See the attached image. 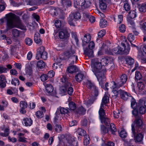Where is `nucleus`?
<instances>
[{
    "label": "nucleus",
    "mask_w": 146,
    "mask_h": 146,
    "mask_svg": "<svg viewBox=\"0 0 146 146\" xmlns=\"http://www.w3.org/2000/svg\"><path fill=\"white\" fill-rule=\"evenodd\" d=\"M69 30V28L66 27L63 28L58 33V36L60 38L65 40L68 38L70 35Z\"/></svg>",
    "instance_id": "9"
},
{
    "label": "nucleus",
    "mask_w": 146,
    "mask_h": 146,
    "mask_svg": "<svg viewBox=\"0 0 146 146\" xmlns=\"http://www.w3.org/2000/svg\"><path fill=\"white\" fill-rule=\"evenodd\" d=\"M61 81L63 83V86L60 88L62 93H64L66 92L70 95H72L73 92V89L72 87V84L68 82L65 76H63L60 79Z\"/></svg>",
    "instance_id": "4"
},
{
    "label": "nucleus",
    "mask_w": 146,
    "mask_h": 146,
    "mask_svg": "<svg viewBox=\"0 0 146 146\" xmlns=\"http://www.w3.org/2000/svg\"><path fill=\"white\" fill-rule=\"evenodd\" d=\"M45 66V63L42 60H40L37 62V66L40 68H43Z\"/></svg>",
    "instance_id": "34"
},
{
    "label": "nucleus",
    "mask_w": 146,
    "mask_h": 146,
    "mask_svg": "<svg viewBox=\"0 0 146 146\" xmlns=\"http://www.w3.org/2000/svg\"><path fill=\"white\" fill-rule=\"evenodd\" d=\"M68 104L70 110H74L76 109V105L74 102H70Z\"/></svg>",
    "instance_id": "40"
},
{
    "label": "nucleus",
    "mask_w": 146,
    "mask_h": 146,
    "mask_svg": "<svg viewBox=\"0 0 146 146\" xmlns=\"http://www.w3.org/2000/svg\"><path fill=\"white\" fill-rule=\"evenodd\" d=\"M84 40L86 43L89 42L91 40V36L89 34H86L84 36Z\"/></svg>",
    "instance_id": "36"
},
{
    "label": "nucleus",
    "mask_w": 146,
    "mask_h": 146,
    "mask_svg": "<svg viewBox=\"0 0 146 146\" xmlns=\"http://www.w3.org/2000/svg\"><path fill=\"white\" fill-rule=\"evenodd\" d=\"M99 113L100 119L106 117L105 115V112L104 109H100L99 111Z\"/></svg>",
    "instance_id": "28"
},
{
    "label": "nucleus",
    "mask_w": 146,
    "mask_h": 146,
    "mask_svg": "<svg viewBox=\"0 0 146 146\" xmlns=\"http://www.w3.org/2000/svg\"><path fill=\"white\" fill-rule=\"evenodd\" d=\"M127 39L130 43L135 41V38L131 33H129L127 36Z\"/></svg>",
    "instance_id": "37"
},
{
    "label": "nucleus",
    "mask_w": 146,
    "mask_h": 146,
    "mask_svg": "<svg viewBox=\"0 0 146 146\" xmlns=\"http://www.w3.org/2000/svg\"><path fill=\"white\" fill-rule=\"evenodd\" d=\"M123 7L125 10L127 11H129L130 9V7L129 4L127 2H125L124 3Z\"/></svg>",
    "instance_id": "52"
},
{
    "label": "nucleus",
    "mask_w": 146,
    "mask_h": 146,
    "mask_svg": "<svg viewBox=\"0 0 146 146\" xmlns=\"http://www.w3.org/2000/svg\"><path fill=\"white\" fill-rule=\"evenodd\" d=\"M76 138L74 137H69L67 139L68 145L78 146L77 142L75 140Z\"/></svg>",
    "instance_id": "13"
},
{
    "label": "nucleus",
    "mask_w": 146,
    "mask_h": 146,
    "mask_svg": "<svg viewBox=\"0 0 146 146\" xmlns=\"http://www.w3.org/2000/svg\"><path fill=\"white\" fill-rule=\"evenodd\" d=\"M54 129L56 132L60 133L62 130V127L60 125L55 123V125L54 126Z\"/></svg>",
    "instance_id": "25"
},
{
    "label": "nucleus",
    "mask_w": 146,
    "mask_h": 146,
    "mask_svg": "<svg viewBox=\"0 0 146 146\" xmlns=\"http://www.w3.org/2000/svg\"><path fill=\"white\" fill-rule=\"evenodd\" d=\"M86 87L91 91V92L95 96L98 95V89L93 83L89 81L86 83Z\"/></svg>",
    "instance_id": "10"
},
{
    "label": "nucleus",
    "mask_w": 146,
    "mask_h": 146,
    "mask_svg": "<svg viewBox=\"0 0 146 146\" xmlns=\"http://www.w3.org/2000/svg\"><path fill=\"white\" fill-rule=\"evenodd\" d=\"M108 59L106 58H102L100 62H99L98 59L97 58L93 59L91 60L92 70L102 88H104V81L105 80L104 75L106 71V69L105 66L108 64Z\"/></svg>",
    "instance_id": "1"
},
{
    "label": "nucleus",
    "mask_w": 146,
    "mask_h": 146,
    "mask_svg": "<svg viewBox=\"0 0 146 146\" xmlns=\"http://www.w3.org/2000/svg\"><path fill=\"white\" fill-rule=\"evenodd\" d=\"M127 78L125 74H122L120 77V79L118 81V86H122L125 83L127 80Z\"/></svg>",
    "instance_id": "14"
},
{
    "label": "nucleus",
    "mask_w": 146,
    "mask_h": 146,
    "mask_svg": "<svg viewBox=\"0 0 146 146\" xmlns=\"http://www.w3.org/2000/svg\"><path fill=\"white\" fill-rule=\"evenodd\" d=\"M7 68L3 66H0V73L1 74L3 73H6L7 72Z\"/></svg>",
    "instance_id": "53"
},
{
    "label": "nucleus",
    "mask_w": 146,
    "mask_h": 146,
    "mask_svg": "<svg viewBox=\"0 0 146 146\" xmlns=\"http://www.w3.org/2000/svg\"><path fill=\"white\" fill-rule=\"evenodd\" d=\"M132 113L135 116V119L134 121L133 122L135 121L136 118H140L141 120V121H143L141 119V115H139L138 114V111L137 110H135V109H134V110L133 111H132Z\"/></svg>",
    "instance_id": "27"
},
{
    "label": "nucleus",
    "mask_w": 146,
    "mask_h": 146,
    "mask_svg": "<svg viewBox=\"0 0 146 146\" xmlns=\"http://www.w3.org/2000/svg\"><path fill=\"white\" fill-rule=\"evenodd\" d=\"M41 80L42 82H44L47 80L48 78L46 74H43L40 77Z\"/></svg>",
    "instance_id": "58"
},
{
    "label": "nucleus",
    "mask_w": 146,
    "mask_h": 146,
    "mask_svg": "<svg viewBox=\"0 0 146 146\" xmlns=\"http://www.w3.org/2000/svg\"><path fill=\"white\" fill-rule=\"evenodd\" d=\"M46 75L48 78H50L54 76V72L53 70H50L48 72V73Z\"/></svg>",
    "instance_id": "64"
},
{
    "label": "nucleus",
    "mask_w": 146,
    "mask_h": 146,
    "mask_svg": "<svg viewBox=\"0 0 146 146\" xmlns=\"http://www.w3.org/2000/svg\"><path fill=\"white\" fill-rule=\"evenodd\" d=\"M109 101V98L108 96H106V94L104 95V96L103 97L102 102L103 103H104L105 104L107 103Z\"/></svg>",
    "instance_id": "44"
},
{
    "label": "nucleus",
    "mask_w": 146,
    "mask_h": 146,
    "mask_svg": "<svg viewBox=\"0 0 146 146\" xmlns=\"http://www.w3.org/2000/svg\"><path fill=\"white\" fill-rule=\"evenodd\" d=\"M12 32L14 36L16 37L19 36L21 33V32L16 29L12 30Z\"/></svg>",
    "instance_id": "30"
},
{
    "label": "nucleus",
    "mask_w": 146,
    "mask_h": 146,
    "mask_svg": "<svg viewBox=\"0 0 146 146\" xmlns=\"http://www.w3.org/2000/svg\"><path fill=\"white\" fill-rule=\"evenodd\" d=\"M85 0H76L74 2V5L75 7L80 9V7H86Z\"/></svg>",
    "instance_id": "12"
},
{
    "label": "nucleus",
    "mask_w": 146,
    "mask_h": 146,
    "mask_svg": "<svg viewBox=\"0 0 146 146\" xmlns=\"http://www.w3.org/2000/svg\"><path fill=\"white\" fill-rule=\"evenodd\" d=\"M107 25V21L103 18L100 19V26L101 28L106 27Z\"/></svg>",
    "instance_id": "24"
},
{
    "label": "nucleus",
    "mask_w": 146,
    "mask_h": 146,
    "mask_svg": "<svg viewBox=\"0 0 146 146\" xmlns=\"http://www.w3.org/2000/svg\"><path fill=\"white\" fill-rule=\"evenodd\" d=\"M89 48H86L84 51V54L89 58L93 56V49L95 47V44L93 41H90L88 45Z\"/></svg>",
    "instance_id": "8"
},
{
    "label": "nucleus",
    "mask_w": 146,
    "mask_h": 146,
    "mask_svg": "<svg viewBox=\"0 0 146 146\" xmlns=\"http://www.w3.org/2000/svg\"><path fill=\"white\" fill-rule=\"evenodd\" d=\"M121 44L123 48H122L119 46L115 48L112 50V55H113V54H116L127 55L129 53L130 50V47L129 45L127 44V46H126L125 44L124 43H122Z\"/></svg>",
    "instance_id": "5"
},
{
    "label": "nucleus",
    "mask_w": 146,
    "mask_h": 146,
    "mask_svg": "<svg viewBox=\"0 0 146 146\" xmlns=\"http://www.w3.org/2000/svg\"><path fill=\"white\" fill-rule=\"evenodd\" d=\"M101 130L104 133H106L108 132V129L104 125H101Z\"/></svg>",
    "instance_id": "63"
},
{
    "label": "nucleus",
    "mask_w": 146,
    "mask_h": 146,
    "mask_svg": "<svg viewBox=\"0 0 146 146\" xmlns=\"http://www.w3.org/2000/svg\"><path fill=\"white\" fill-rule=\"evenodd\" d=\"M62 5L65 6H70L71 5L70 0H61Z\"/></svg>",
    "instance_id": "39"
},
{
    "label": "nucleus",
    "mask_w": 146,
    "mask_h": 146,
    "mask_svg": "<svg viewBox=\"0 0 146 146\" xmlns=\"http://www.w3.org/2000/svg\"><path fill=\"white\" fill-rule=\"evenodd\" d=\"M101 122L104 123L106 125L109 126L110 123V120L108 118L106 117L100 119Z\"/></svg>",
    "instance_id": "23"
},
{
    "label": "nucleus",
    "mask_w": 146,
    "mask_h": 146,
    "mask_svg": "<svg viewBox=\"0 0 146 146\" xmlns=\"http://www.w3.org/2000/svg\"><path fill=\"white\" fill-rule=\"evenodd\" d=\"M26 72L27 74L30 75L32 72V64L31 63H28L26 65Z\"/></svg>",
    "instance_id": "18"
},
{
    "label": "nucleus",
    "mask_w": 146,
    "mask_h": 146,
    "mask_svg": "<svg viewBox=\"0 0 146 146\" xmlns=\"http://www.w3.org/2000/svg\"><path fill=\"white\" fill-rule=\"evenodd\" d=\"M110 0H99L100 7L102 10H105L107 7V3H109Z\"/></svg>",
    "instance_id": "16"
},
{
    "label": "nucleus",
    "mask_w": 146,
    "mask_h": 146,
    "mask_svg": "<svg viewBox=\"0 0 146 146\" xmlns=\"http://www.w3.org/2000/svg\"><path fill=\"white\" fill-rule=\"evenodd\" d=\"M139 10L141 12H145L146 11V3H144L141 5L139 8Z\"/></svg>",
    "instance_id": "33"
},
{
    "label": "nucleus",
    "mask_w": 146,
    "mask_h": 146,
    "mask_svg": "<svg viewBox=\"0 0 146 146\" xmlns=\"http://www.w3.org/2000/svg\"><path fill=\"white\" fill-rule=\"evenodd\" d=\"M85 77L84 74L82 72H80L76 75L75 78L76 81L80 82Z\"/></svg>",
    "instance_id": "17"
},
{
    "label": "nucleus",
    "mask_w": 146,
    "mask_h": 146,
    "mask_svg": "<svg viewBox=\"0 0 146 146\" xmlns=\"http://www.w3.org/2000/svg\"><path fill=\"white\" fill-rule=\"evenodd\" d=\"M25 42L27 45L30 46L33 43V41L30 38H27L25 39Z\"/></svg>",
    "instance_id": "50"
},
{
    "label": "nucleus",
    "mask_w": 146,
    "mask_h": 146,
    "mask_svg": "<svg viewBox=\"0 0 146 146\" xmlns=\"http://www.w3.org/2000/svg\"><path fill=\"white\" fill-rule=\"evenodd\" d=\"M126 61L127 64L131 66L134 63V60L133 58L130 56H127L126 58Z\"/></svg>",
    "instance_id": "21"
},
{
    "label": "nucleus",
    "mask_w": 146,
    "mask_h": 146,
    "mask_svg": "<svg viewBox=\"0 0 146 146\" xmlns=\"http://www.w3.org/2000/svg\"><path fill=\"white\" fill-rule=\"evenodd\" d=\"M77 132L80 136H85L86 131L81 128H78L77 131Z\"/></svg>",
    "instance_id": "35"
},
{
    "label": "nucleus",
    "mask_w": 146,
    "mask_h": 146,
    "mask_svg": "<svg viewBox=\"0 0 146 146\" xmlns=\"http://www.w3.org/2000/svg\"><path fill=\"white\" fill-rule=\"evenodd\" d=\"M112 83L113 84V85L112 86V88L113 90L116 89L117 88L121 87V86H118V82H117V83H116L115 82L113 81Z\"/></svg>",
    "instance_id": "57"
},
{
    "label": "nucleus",
    "mask_w": 146,
    "mask_h": 146,
    "mask_svg": "<svg viewBox=\"0 0 146 146\" xmlns=\"http://www.w3.org/2000/svg\"><path fill=\"white\" fill-rule=\"evenodd\" d=\"M85 110L83 107H80L78 108L76 110V112L77 113L80 114L84 115L86 112Z\"/></svg>",
    "instance_id": "22"
},
{
    "label": "nucleus",
    "mask_w": 146,
    "mask_h": 146,
    "mask_svg": "<svg viewBox=\"0 0 146 146\" xmlns=\"http://www.w3.org/2000/svg\"><path fill=\"white\" fill-rule=\"evenodd\" d=\"M75 53V51L71 47L65 51L64 53V54L67 58H75L76 62L78 58L77 56L74 54Z\"/></svg>",
    "instance_id": "11"
},
{
    "label": "nucleus",
    "mask_w": 146,
    "mask_h": 146,
    "mask_svg": "<svg viewBox=\"0 0 146 146\" xmlns=\"http://www.w3.org/2000/svg\"><path fill=\"white\" fill-rule=\"evenodd\" d=\"M11 83L15 86L18 85L19 83V80L17 78H13L12 79Z\"/></svg>",
    "instance_id": "42"
},
{
    "label": "nucleus",
    "mask_w": 146,
    "mask_h": 146,
    "mask_svg": "<svg viewBox=\"0 0 146 146\" xmlns=\"http://www.w3.org/2000/svg\"><path fill=\"white\" fill-rule=\"evenodd\" d=\"M7 27L5 31L0 30L1 34L7 32L9 30L14 27H17L22 29H26L25 27L21 22L19 17L14 14L10 13L7 18Z\"/></svg>",
    "instance_id": "3"
},
{
    "label": "nucleus",
    "mask_w": 146,
    "mask_h": 146,
    "mask_svg": "<svg viewBox=\"0 0 146 146\" xmlns=\"http://www.w3.org/2000/svg\"><path fill=\"white\" fill-rule=\"evenodd\" d=\"M114 117L115 118H118L119 116V110H116L113 112Z\"/></svg>",
    "instance_id": "54"
},
{
    "label": "nucleus",
    "mask_w": 146,
    "mask_h": 146,
    "mask_svg": "<svg viewBox=\"0 0 146 146\" xmlns=\"http://www.w3.org/2000/svg\"><path fill=\"white\" fill-rule=\"evenodd\" d=\"M139 111L140 113L143 114L145 112L146 110L144 107L141 106L139 107Z\"/></svg>",
    "instance_id": "59"
},
{
    "label": "nucleus",
    "mask_w": 146,
    "mask_h": 146,
    "mask_svg": "<svg viewBox=\"0 0 146 146\" xmlns=\"http://www.w3.org/2000/svg\"><path fill=\"white\" fill-rule=\"evenodd\" d=\"M106 33L104 30H101L98 33V36L99 38H101Z\"/></svg>",
    "instance_id": "60"
},
{
    "label": "nucleus",
    "mask_w": 146,
    "mask_h": 146,
    "mask_svg": "<svg viewBox=\"0 0 146 146\" xmlns=\"http://www.w3.org/2000/svg\"><path fill=\"white\" fill-rule=\"evenodd\" d=\"M127 133L124 130H121L119 133L120 136L121 137L123 138L126 137H127Z\"/></svg>",
    "instance_id": "47"
},
{
    "label": "nucleus",
    "mask_w": 146,
    "mask_h": 146,
    "mask_svg": "<svg viewBox=\"0 0 146 146\" xmlns=\"http://www.w3.org/2000/svg\"><path fill=\"white\" fill-rule=\"evenodd\" d=\"M88 123V121L87 119H84L81 122L82 126L84 127H86Z\"/></svg>",
    "instance_id": "62"
},
{
    "label": "nucleus",
    "mask_w": 146,
    "mask_h": 146,
    "mask_svg": "<svg viewBox=\"0 0 146 146\" xmlns=\"http://www.w3.org/2000/svg\"><path fill=\"white\" fill-rule=\"evenodd\" d=\"M45 88L46 91L48 93H50L52 92L54 89L53 87L51 84H46Z\"/></svg>",
    "instance_id": "26"
},
{
    "label": "nucleus",
    "mask_w": 146,
    "mask_h": 146,
    "mask_svg": "<svg viewBox=\"0 0 146 146\" xmlns=\"http://www.w3.org/2000/svg\"><path fill=\"white\" fill-rule=\"evenodd\" d=\"M80 14L78 12L71 13L68 19V23L70 25L74 26V21L80 19Z\"/></svg>",
    "instance_id": "6"
},
{
    "label": "nucleus",
    "mask_w": 146,
    "mask_h": 146,
    "mask_svg": "<svg viewBox=\"0 0 146 146\" xmlns=\"http://www.w3.org/2000/svg\"><path fill=\"white\" fill-rule=\"evenodd\" d=\"M78 69L75 66H69L67 69V70L69 73H72L78 71Z\"/></svg>",
    "instance_id": "19"
},
{
    "label": "nucleus",
    "mask_w": 146,
    "mask_h": 146,
    "mask_svg": "<svg viewBox=\"0 0 146 146\" xmlns=\"http://www.w3.org/2000/svg\"><path fill=\"white\" fill-rule=\"evenodd\" d=\"M129 15L131 19H133L136 16V12L135 11H131L129 13Z\"/></svg>",
    "instance_id": "41"
},
{
    "label": "nucleus",
    "mask_w": 146,
    "mask_h": 146,
    "mask_svg": "<svg viewBox=\"0 0 146 146\" xmlns=\"http://www.w3.org/2000/svg\"><path fill=\"white\" fill-rule=\"evenodd\" d=\"M140 25L141 30L144 31L146 30V22L141 21L140 22Z\"/></svg>",
    "instance_id": "32"
},
{
    "label": "nucleus",
    "mask_w": 146,
    "mask_h": 146,
    "mask_svg": "<svg viewBox=\"0 0 146 146\" xmlns=\"http://www.w3.org/2000/svg\"><path fill=\"white\" fill-rule=\"evenodd\" d=\"M119 31L121 33H124L125 31V27L123 24L121 25L119 27Z\"/></svg>",
    "instance_id": "49"
},
{
    "label": "nucleus",
    "mask_w": 146,
    "mask_h": 146,
    "mask_svg": "<svg viewBox=\"0 0 146 146\" xmlns=\"http://www.w3.org/2000/svg\"><path fill=\"white\" fill-rule=\"evenodd\" d=\"M110 131L111 133L113 134H114V133L116 131L117 129L113 123H112L110 124Z\"/></svg>",
    "instance_id": "31"
},
{
    "label": "nucleus",
    "mask_w": 146,
    "mask_h": 146,
    "mask_svg": "<svg viewBox=\"0 0 146 146\" xmlns=\"http://www.w3.org/2000/svg\"><path fill=\"white\" fill-rule=\"evenodd\" d=\"M23 121L25 125L26 126H30L33 123V121L30 118H24Z\"/></svg>",
    "instance_id": "20"
},
{
    "label": "nucleus",
    "mask_w": 146,
    "mask_h": 146,
    "mask_svg": "<svg viewBox=\"0 0 146 146\" xmlns=\"http://www.w3.org/2000/svg\"><path fill=\"white\" fill-rule=\"evenodd\" d=\"M112 92L113 94L112 96H115V98L117 97L118 96V94H120V92H119V90L117 91L116 89L112 90Z\"/></svg>",
    "instance_id": "61"
},
{
    "label": "nucleus",
    "mask_w": 146,
    "mask_h": 146,
    "mask_svg": "<svg viewBox=\"0 0 146 146\" xmlns=\"http://www.w3.org/2000/svg\"><path fill=\"white\" fill-rule=\"evenodd\" d=\"M123 15H119L118 16L117 19L116 21H115V18L114 17V20L115 22H117L118 23H121L123 21Z\"/></svg>",
    "instance_id": "45"
},
{
    "label": "nucleus",
    "mask_w": 146,
    "mask_h": 146,
    "mask_svg": "<svg viewBox=\"0 0 146 146\" xmlns=\"http://www.w3.org/2000/svg\"><path fill=\"white\" fill-rule=\"evenodd\" d=\"M89 138L87 135H85L84 137V145H87L90 143Z\"/></svg>",
    "instance_id": "46"
},
{
    "label": "nucleus",
    "mask_w": 146,
    "mask_h": 146,
    "mask_svg": "<svg viewBox=\"0 0 146 146\" xmlns=\"http://www.w3.org/2000/svg\"><path fill=\"white\" fill-rule=\"evenodd\" d=\"M36 115L37 117L41 118L43 117V114L42 111H39L36 112Z\"/></svg>",
    "instance_id": "55"
},
{
    "label": "nucleus",
    "mask_w": 146,
    "mask_h": 146,
    "mask_svg": "<svg viewBox=\"0 0 146 146\" xmlns=\"http://www.w3.org/2000/svg\"><path fill=\"white\" fill-rule=\"evenodd\" d=\"M65 23L64 21L61 22L59 20H56L55 21L54 24L55 27L57 28L60 27H62L63 25H62V23Z\"/></svg>",
    "instance_id": "29"
},
{
    "label": "nucleus",
    "mask_w": 146,
    "mask_h": 146,
    "mask_svg": "<svg viewBox=\"0 0 146 146\" xmlns=\"http://www.w3.org/2000/svg\"><path fill=\"white\" fill-rule=\"evenodd\" d=\"M43 60H46L47 58V53L44 50V48L43 46L40 47L36 53V59L39 60V57Z\"/></svg>",
    "instance_id": "7"
},
{
    "label": "nucleus",
    "mask_w": 146,
    "mask_h": 146,
    "mask_svg": "<svg viewBox=\"0 0 146 146\" xmlns=\"http://www.w3.org/2000/svg\"><path fill=\"white\" fill-rule=\"evenodd\" d=\"M132 135L136 143H142L143 138V133L145 129V125L140 118H136L135 121L131 124Z\"/></svg>",
    "instance_id": "2"
},
{
    "label": "nucleus",
    "mask_w": 146,
    "mask_h": 146,
    "mask_svg": "<svg viewBox=\"0 0 146 146\" xmlns=\"http://www.w3.org/2000/svg\"><path fill=\"white\" fill-rule=\"evenodd\" d=\"M68 109H65L64 108H61L60 109V112L62 114H65L68 113Z\"/></svg>",
    "instance_id": "56"
},
{
    "label": "nucleus",
    "mask_w": 146,
    "mask_h": 146,
    "mask_svg": "<svg viewBox=\"0 0 146 146\" xmlns=\"http://www.w3.org/2000/svg\"><path fill=\"white\" fill-rule=\"evenodd\" d=\"M28 106L27 103V102L22 101H20V108H26Z\"/></svg>",
    "instance_id": "38"
},
{
    "label": "nucleus",
    "mask_w": 146,
    "mask_h": 146,
    "mask_svg": "<svg viewBox=\"0 0 146 146\" xmlns=\"http://www.w3.org/2000/svg\"><path fill=\"white\" fill-rule=\"evenodd\" d=\"M141 78V73L139 72H136L135 73V78L137 80H139Z\"/></svg>",
    "instance_id": "51"
},
{
    "label": "nucleus",
    "mask_w": 146,
    "mask_h": 146,
    "mask_svg": "<svg viewBox=\"0 0 146 146\" xmlns=\"http://www.w3.org/2000/svg\"><path fill=\"white\" fill-rule=\"evenodd\" d=\"M61 12V10L60 9L58 8L56 9L52 10L51 11V13L53 14L54 15H58L59 13Z\"/></svg>",
    "instance_id": "48"
},
{
    "label": "nucleus",
    "mask_w": 146,
    "mask_h": 146,
    "mask_svg": "<svg viewBox=\"0 0 146 146\" xmlns=\"http://www.w3.org/2000/svg\"><path fill=\"white\" fill-rule=\"evenodd\" d=\"M131 107L134 109H136L137 107V103L134 99H132L131 101Z\"/></svg>",
    "instance_id": "43"
},
{
    "label": "nucleus",
    "mask_w": 146,
    "mask_h": 146,
    "mask_svg": "<svg viewBox=\"0 0 146 146\" xmlns=\"http://www.w3.org/2000/svg\"><path fill=\"white\" fill-rule=\"evenodd\" d=\"M119 92L121 98L124 100H127L129 97L131 96L130 94L121 89L119 90Z\"/></svg>",
    "instance_id": "15"
}]
</instances>
